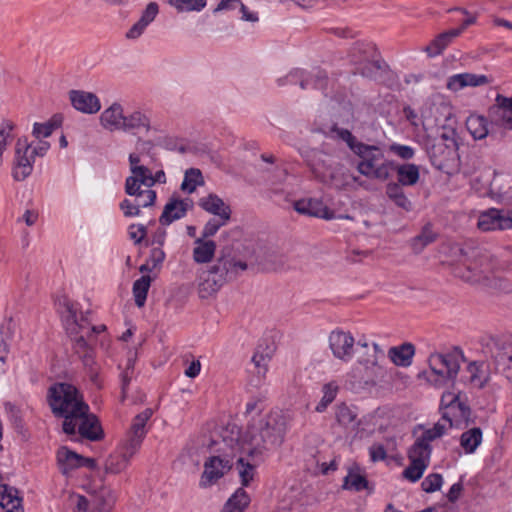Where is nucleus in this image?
I'll return each mask as SVG.
<instances>
[{
  "label": "nucleus",
  "instance_id": "obj_5",
  "mask_svg": "<svg viewBox=\"0 0 512 512\" xmlns=\"http://www.w3.org/2000/svg\"><path fill=\"white\" fill-rule=\"evenodd\" d=\"M91 312L89 310L82 311L78 308L77 303H73L68 299L63 301V310L61 311L62 321L67 334L83 333L92 340L94 334L104 332L105 325H92L89 318Z\"/></svg>",
  "mask_w": 512,
  "mask_h": 512
},
{
  "label": "nucleus",
  "instance_id": "obj_2",
  "mask_svg": "<svg viewBox=\"0 0 512 512\" xmlns=\"http://www.w3.org/2000/svg\"><path fill=\"white\" fill-rule=\"evenodd\" d=\"M47 402L56 417L63 418V431H73L72 419L83 415L88 404L78 389L69 383H54L48 389Z\"/></svg>",
  "mask_w": 512,
  "mask_h": 512
},
{
  "label": "nucleus",
  "instance_id": "obj_16",
  "mask_svg": "<svg viewBox=\"0 0 512 512\" xmlns=\"http://www.w3.org/2000/svg\"><path fill=\"white\" fill-rule=\"evenodd\" d=\"M329 347L335 358L349 361L354 355V337L349 332L334 330L329 335Z\"/></svg>",
  "mask_w": 512,
  "mask_h": 512
},
{
  "label": "nucleus",
  "instance_id": "obj_45",
  "mask_svg": "<svg viewBox=\"0 0 512 512\" xmlns=\"http://www.w3.org/2000/svg\"><path fill=\"white\" fill-rule=\"evenodd\" d=\"M339 387L336 382L331 381L323 385L322 393L323 396L319 403L315 407V411L318 413H323L327 407L335 400Z\"/></svg>",
  "mask_w": 512,
  "mask_h": 512
},
{
  "label": "nucleus",
  "instance_id": "obj_43",
  "mask_svg": "<svg viewBox=\"0 0 512 512\" xmlns=\"http://www.w3.org/2000/svg\"><path fill=\"white\" fill-rule=\"evenodd\" d=\"M327 84V73L321 69H316L300 81V86L302 89H306L307 87L312 86L315 89L323 90L327 87Z\"/></svg>",
  "mask_w": 512,
  "mask_h": 512
},
{
  "label": "nucleus",
  "instance_id": "obj_56",
  "mask_svg": "<svg viewBox=\"0 0 512 512\" xmlns=\"http://www.w3.org/2000/svg\"><path fill=\"white\" fill-rule=\"evenodd\" d=\"M443 484V477L439 473L429 474L424 478L421 483V487L423 491L426 493H433L435 491L440 490Z\"/></svg>",
  "mask_w": 512,
  "mask_h": 512
},
{
  "label": "nucleus",
  "instance_id": "obj_39",
  "mask_svg": "<svg viewBox=\"0 0 512 512\" xmlns=\"http://www.w3.org/2000/svg\"><path fill=\"white\" fill-rule=\"evenodd\" d=\"M151 282V276L143 275L133 283L132 292L137 307L141 308L145 305Z\"/></svg>",
  "mask_w": 512,
  "mask_h": 512
},
{
  "label": "nucleus",
  "instance_id": "obj_6",
  "mask_svg": "<svg viewBox=\"0 0 512 512\" xmlns=\"http://www.w3.org/2000/svg\"><path fill=\"white\" fill-rule=\"evenodd\" d=\"M427 154L431 164L439 171L451 174L458 167L457 143L446 133L428 146Z\"/></svg>",
  "mask_w": 512,
  "mask_h": 512
},
{
  "label": "nucleus",
  "instance_id": "obj_11",
  "mask_svg": "<svg viewBox=\"0 0 512 512\" xmlns=\"http://www.w3.org/2000/svg\"><path fill=\"white\" fill-rule=\"evenodd\" d=\"M83 415L72 419L73 431H63L68 435L79 434L81 438L89 441H99L104 437V433L98 418L90 413L89 406L87 410L83 409Z\"/></svg>",
  "mask_w": 512,
  "mask_h": 512
},
{
  "label": "nucleus",
  "instance_id": "obj_64",
  "mask_svg": "<svg viewBox=\"0 0 512 512\" xmlns=\"http://www.w3.org/2000/svg\"><path fill=\"white\" fill-rule=\"evenodd\" d=\"M158 4L156 2H150L146 9L144 10L141 18L139 21H141L144 25L148 26L157 16L158 14Z\"/></svg>",
  "mask_w": 512,
  "mask_h": 512
},
{
  "label": "nucleus",
  "instance_id": "obj_55",
  "mask_svg": "<svg viewBox=\"0 0 512 512\" xmlns=\"http://www.w3.org/2000/svg\"><path fill=\"white\" fill-rule=\"evenodd\" d=\"M153 143L151 141H139L137 145L138 153H131L129 155V164H130V171L133 172L134 167H144V165H141V158L140 155L144 152L149 153V151L152 149Z\"/></svg>",
  "mask_w": 512,
  "mask_h": 512
},
{
  "label": "nucleus",
  "instance_id": "obj_60",
  "mask_svg": "<svg viewBox=\"0 0 512 512\" xmlns=\"http://www.w3.org/2000/svg\"><path fill=\"white\" fill-rule=\"evenodd\" d=\"M128 234L135 244H140L147 235V227L143 224H131L128 228Z\"/></svg>",
  "mask_w": 512,
  "mask_h": 512
},
{
  "label": "nucleus",
  "instance_id": "obj_54",
  "mask_svg": "<svg viewBox=\"0 0 512 512\" xmlns=\"http://www.w3.org/2000/svg\"><path fill=\"white\" fill-rule=\"evenodd\" d=\"M331 132L334 133L337 138L343 140L352 152L355 151V149L362 143L358 141L348 129L339 128L334 125L331 128Z\"/></svg>",
  "mask_w": 512,
  "mask_h": 512
},
{
  "label": "nucleus",
  "instance_id": "obj_33",
  "mask_svg": "<svg viewBox=\"0 0 512 512\" xmlns=\"http://www.w3.org/2000/svg\"><path fill=\"white\" fill-rule=\"evenodd\" d=\"M197 246L193 250V259L197 263H208L212 260L215 250L216 244L212 240L203 241L202 238H199L195 241Z\"/></svg>",
  "mask_w": 512,
  "mask_h": 512
},
{
  "label": "nucleus",
  "instance_id": "obj_26",
  "mask_svg": "<svg viewBox=\"0 0 512 512\" xmlns=\"http://www.w3.org/2000/svg\"><path fill=\"white\" fill-rule=\"evenodd\" d=\"M415 354V346L412 343L405 342L399 346H393L388 350V357L400 367H408L412 364Z\"/></svg>",
  "mask_w": 512,
  "mask_h": 512
},
{
  "label": "nucleus",
  "instance_id": "obj_53",
  "mask_svg": "<svg viewBox=\"0 0 512 512\" xmlns=\"http://www.w3.org/2000/svg\"><path fill=\"white\" fill-rule=\"evenodd\" d=\"M144 438L135 436L128 432L127 439L121 446V452L128 458L131 459L137 451L140 449Z\"/></svg>",
  "mask_w": 512,
  "mask_h": 512
},
{
  "label": "nucleus",
  "instance_id": "obj_29",
  "mask_svg": "<svg viewBox=\"0 0 512 512\" xmlns=\"http://www.w3.org/2000/svg\"><path fill=\"white\" fill-rule=\"evenodd\" d=\"M397 173V181L404 186L415 185L420 178L419 167L412 163L395 164L393 162V168Z\"/></svg>",
  "mask_w": 512,
  "mask_h": 512
},
{
  "label": "nucleus",
  "instance_id": "obj_21",
  "mask_svg": "<svg viewBox=\"0 0 512 512\" xmlns=\"http://www.w3.org/2000/svg\"><path fill=\"white\" fill-rule=\"evenodd\" d=\"M199 207L204 211L218 216L221 220L229 221L231 217V209L218 195L210 193L206 197H202L198 201Z\"/></svg>",
  "mask_w": 512,
  "mask_h": 512
},
{
  "label": "nucleus",
  "instance_id": "obj_10",
  "mask_svg": "<svg viewBox=\"0 0 512 512\" xmlns=\"http://www.w3.org/2000/svg\"><path fill=\"white\" fill-rule=\"evenodd\" d=\"M487 347L495 369L512 383V342L504 338H491Z\"/></svg>",
  "mask_w": 512,
  "mask_h": 512
},
{
  "label": "nucleus",
  "instance_id": "obj_22",
  "mask_svg": "<svg viewBox=\"0 0 512 512\" xmlns=\"http://www.w3.org/2000/svg\"><path fill=\"white\" fill-rule=\"evenodd\" d=\"M490 83V79L486 75H478L473 73H460L449 77L447 88L452 91H459L464 87H479Z\"/></svg>",
  "mask_w": 512,
  "mask_h": 512
},
{
  "label": "nucleus",
  "instance_id": "obj_36",
  "mask_svg": "<svg viewBox=\"0 0 512 512\" xmlns=\"http://www.w3.org/2000/svg\"><path fill=\"white\" fill-rule=\"evenodd\" d=\"M482 366L483 363H479L477 361L470 362L465 370L467 375L462 376V381L477 388L484 387L487 382V378L482 375Z\"/></svg>",
  "mask_w": 512,
  "mask_h": 512
},
{
  "label": "nucleus",
  "instance_id": "obj_62",
  "mask_svg": "<svg viewBox=\"0 0 512 512\" xmlns=\"http://www.w3.org/2000/svg\"><path fill=\"white\" fill-rule=\"evenodd\" d=\"M228 221L219 220L217 219H210L204 226L202 231V237L203 238H209L211 236H214L217 231L227 223Z\"/></svg>",
  "mask_w": 512,
  "mask_h": 512
},
{
  "label": "nucleus",
  "instance_id": "obj_19",
  "mask_svg": "<svg viewBox=\"0 0 512 512\" xmlns=\"http://www.w3.org/2000/svg\"><path fill=\"white\" fill-rule=\"evenodd\" d=\"M193 206L191 199L170 198L164 206L163 212L159 218L162 225H170L172 222L183 218L188 209Z\"/></svg>",
  "mask_w": 512,
  "mask_h": 512
},
{
  "label": "nucleus",
  "instance_id": "obj_41",
  "mask_svg": "<svg viewBox=\"0 0 512 512\" xmlns=\"http://www.w3.org/2000/svg\"><path fill=\"white\" fill-rule=\"evenodd\" d=\"M144 129L148 131L150 129L149 118L140 111H135L129 116H124L123 131Z\"/></svg>",
  "mask_w": 512,
  "mask_h": 512
},
{
  "label": "nucleus",
  "instance_id": "obj_46",
  "mask_svg": "<svg viewBox=\"0 0 512 512\" xmlns=\"http://www.w3.org/2000/svg\"><path fill=\"white\" fill-rule=\"evenodd\" d=\"M152 415L153 410L151 408H146L144 411L137 414L132 421L129 433L134 434L137 437L140 436L145 438L147 434L146 424Z\"/></svg>",
  "mask_w": 512,
  "mask_h": 512
},
{
  "label": "nucleus",
  "instance_id": "obj_20",
  "mask_svg": "<svg viewBox=\"0 0 512 512\" xmlns=\"http://www.w3.org/2000/svg\"><path fill=\"white\" fill-rule=\"evenodd\" d=\"M141 186L144 189H151L153 186L152 171L146 166L134 167L131 175L126 178L125 193L133 195Z\"/></svg>",
  "mask_w": 512,
  "mask_h": 512
},
{
  "label": "nucleus",
  "instance_id": "obj_42",
  "mask_svg": "<svg viewBox=\"0 0 512 512\" xmlns=\"http://www.w3.org/2000/svg\"><path fill=\"white\" fill-rule=\"evenodd\" d=\"M205 183L202 172L198 168H189L186 170L184 180L181 184V190L189 194L193 193L198 186Z\"/></svg>",
  "mask_w": 512,
  "mask_h": 512
},
{
  "label": "nucleus",
  "instance_id": "obj_59",
  "mask_svg": "<svg viewBox=\"0 0 512 512\" xmlns=\"http://www.w3.org/2000/svg\"><path fill=\"white\" fill-rule=\"evenodd\" d=\"M15 124L10 120H4L0 127V150L5 151L8 140L12 138L11 132L14 130Z\"/></svg>",
  "mask_w": 512,
  "mask_h": 512
},
{
  "label": "nucleus",
  "instance_id": "obj_52",
  "mask_svg": "<svg viewBox=\"0 0 512 512\" xmlns=\"http://www.w3.org/2000/svg\"><path fill=\"white\" fill-rule=\"evenodd\" d=\"M428 465L420 461H410L409 465L404 469L402 475L405 479L416 482L422 478Z\"/></svg>",
  "mask_w": 512,
  "mask_h": 512
},
{
  "label": "nucleus",
  "instance_id": "obj_14",
  "mask_svg": "<svg viewBox=\"0 0 512 512\" xmlns=\"http://www.w3.org/2000/svg\"><path fill=\"white\" fill-rule=\"evenodd\" d=\"M31 145L26 137L19 138L15 146V163L13 167V178L16 181L25 180L33 170L34 157L28 152Z\"/></svg>",
  "mask_w": 512,
  "mask_h": 512
},
{
  "label": "nucleus",
  "instance_id": "obj_30",
  "mask_svg": "<svg viewBox=\"0 0 512 512\" xmlns=\"http://www.w3.org/2000/svg\"><path fill=\"white\" fill-rule=\"evenodd\" d=\"M209 270L219 278L220 282H224L227 278L236 277L235 259L223 255L218 258L217 263Z\"/></svg>",
  "mask_w": 512,
  "mask_h": 512
},
{
  "label": "nucleus",
  "instance_id": "obj_48",
  "mask_svg": "<svg viewBox=\"0 0 512 512\" xmlns=\"http://www.w3.org/2000/svg\"><path fill=\"white\" fill-rule=\"evenodd\" d=\"M128 459L121 451L110 455L105 461V473L118 474L123 471L129 464Z\"/></svg>",
  "mask_w": 512,
  "mask_h": 512
},
{
  "label": "nucleus",
  "instance_id": "obj_25",
  "mask_svg": "<svg viewBox=\"0 0 512 512\" xmlns=\"http://www.w3.org/2000/svg\"><path fill=\"white\" fill-rule=\"evenodd\" d=\"M57 463L62 474H69L71 471L81 467L83 456L63 446L57 451Z\"/></svg>",
  "mask_w": 512,
  "mask_h": 512
},
{
  "label": "nucleus",
  "instance_id": "obj_32",
  "mask_svg": "<svg viewBox=\"0 0 512 512\" xmlns=\"http://www.w3.org/2000/svg\"><path fill=\"white\" fill-rule=\"evenodd\" d=\"M483 433L481 428L473 427L462 433L460 437V445L465 453H474L482 442Z\"/></svg>",
  "mask_w": 512,
  "mask_h": 512
},
{
  "label": "nucleus",
  "instance_id": "obj_31",
  "mask_svg": "<svg viewBox=\"0 0 512 512\" xmlns=\"http://www.w3.org/2000/svg\"><path fill=\"white\" fill-rule=\"evenodd\" d=\"M450 115L451 108L445 103H431L429 107L422 112V117L427 121H432L435 125L446 121Z\"/></svg>",
  "mask_w": 512,
  "mask_h": 512
},
{
  "label": "nucleus",
  "instance_id": "obj_4",
  "mask_svg": "<svg viewBox=\"0 0 512 512\" xmlns=\"http://www.w3.org/2000/svg\"><path fill=\"white\" fill-rule=\"evenodd\" d=\"M465 357L463 351L459 347H454L448 353H431L428 358V364L431 372L437 378L434 380L436 386H443L447 382H454L458 376L461 361Z\"/></svg>",
  "mask_w": 512,
  "mask_h": 512
},
{
  "label": "nucleus",
  "instance_id": "obj_35",
  "mask_svg": "<svg viewBox=\"0 0 512 512\" xmlns=\"http://www.w3.org/2000/svg\"><path fill=\"white\" fill-rule=\"evenodd\" d=\"M200 279L201 282L198 285V293L201 298H207L212 293L216 292L223 284L210 270L204 271Z\"/></svg>",
  "mask_w": 512,
  "mask_h": 512
},
{
  "label": "nucleus",
  "instance_id": "obj_8",
  "mask_svg": "<svg viewBox=\"0 0 512 512\" xmlns=\"http://www.w3.org/2000/svg\"><path fill=\"white\" fill-rule=\"evenodd\" d=\"M440 410L442 413V420H444L448 427L460 426L464 423L468 426L474 423L471 418L472 411L469 405L460 399L459 394L452 392H445L441 397Z\"/></svg>",
  "mask_w": 512,
  "mask_h": 512
},
{
  "label": "nucleus",
  "instance_id": "obj_44",
  "mask_svg": "<svg viewBox=\"0 0 512 512\" xmlns=\"http://www.w3.org/2000/svg\"><path fill=\"white\" fill-rule=\"evenodd\" d=\"M60 126L61 118L58 115H54L45 123H34L32 134L37 139L47 138Z\"/></svg>",
  "mask_w": 512,
  "mask_h": 512
},
{
  "label": "nucleus",
  "instance_id": "obj_38",
  "mask_svg": "<svg viewBox=\"0 0 512 512\" xmlns=\"http://www.w3.org/2000/svg\"><path fill=\"white\" fill-rule=\"evenodd\" d=\"M487 119L479 115H471L466 120L467 130L474 139H484L488 135Z\"/></svg>",
  "mask_w": 512,
  "mask_h": 512
},
{
  "label": "nucleus",
  "instance_id": "obj_9",
  "mask_svg": "<svg viewBox=\"0 0 512 512\" xmlns=\"http://www.w3.org/2000/svg\"><path fill=\"white\" fill-rule=\"evenodd\" d=\"M71 339L73 353L81 360L91 382L99 386V365L95 361V350L92 340L83 333L68 334Z\"/></svg>",
  "mask_w": 512,
  "mask_h": 512
},
{
  "label": "nucleus",
  "instance_id": "obj_58",
  "mask_svg": "<svg viewBox=\"0 0 512 512\" xmlns=\"http://www.w3.org/2000/svg\"><path fill=\"white\" fill-rule=\"evenodd\" d=\"M271 359V355L269 353H263L257 350L253 357L252 362L255 365V368L257 369V373L259 375L264 376L268 370V363Z\"/></svg>",
  "mask_w": 512,
  "mask_h": 512
},
{
  "label": "nucleus",
  "instance_id": "obj_24",
  "mask_svg": "<svg viewBox=\"0 0 512 512\" xmlns=\"http://www.w3.org/2000/svg\"><path fill=\"white\" fill-rule=\"evenodd\" d=\"M100 122L109 131L122 130L124 114L121 104L113 103L105 109L100 115Z\"/></svg>",
  "mask_w": 512,
  "mask_h": 512
},
{
  "label": "nucleus",
  "instance_id": "obj_51",
  "mask_svg": "<svg viewBox=\"0 0 512 512\" xmlns=\"http://www.w3.org/2000/svg\"><path fill=\"white\" fill-rule=\"evenodd\" d=\"M357 414L345 403H340L335 407V418L340 426L348 427L355 422Z\"/></svg>",
  "mask_w": 512,
  "mask_h": 512
},
{
  "label": "nucleus",
  "instance_id": "obj_57",
  "mask_svg": "<svg viewBox=\"0 0 512 512\" xmlns=\"http://www.w3.org/2000/svg\"><path fill=\"white\" fill-rule=\"evenodd\" d=\"M495 102V105L490 108V113L500 116L512 112V98L498 94Z\"/></svg>",
  "mask_w": 512,
  "mask_h": 512
},
{
  "label": "nucleus",
  "instance_id": "obj_61",
  "mask_svg": "<svg viewBox=\"0 0 512 512\" xmlns=\"http://www.w3.org/2000/svg\"><path fill=\"white\" fill-rule=\"evenodd\" d=\"M165 256L166 254L161 247H154L150 250L147 261L151 264V268L158 269L162 266Z\"/></svg>",
  "mask_w": 512,
  "mask_h": 512
},
{
  "label": "nucleus",
  "instance_id": "obj_47",
  "mask_svg": "<svg viewBox=\"0 0 512 512\" xmlns=\"http://www.w3.org/2000/svg\"><path fill=\"white\" fill-rule=\"evenodd\" d=\"M368 484V480L364 475L349 470L348 474L344 478L342 488L344 490L359 492L364 489H368Z\"/></svg>",
  "mask_w": 512,
  "mask_h": 512
},
{
  "label": "nucleus",
  "instance_id": "obj_50",
  "mask_svg": "<svg viewBox=\"0 0 512 512\" xmlns=\"http://www.w3.org/2000/svg\"><path fill=\"white\" fill-rule=\"evenodd\" d=\"M499 209L492 208L483 212L478 220V227L482 231L498 230Z\"/></svg>",
  "mask_w": 512,
  "mask_h": 512
},
{
  "label": "nucleus",
  "instance_id": "obj_1",
  "mask_svg": "<svg viewBox=\"0 0 512 512\" xmlns=\"http://www.w3.org/2000/svg\"><path fill=\"white\" fill-rule=\"evenodd\" d=\"M286 427V417L280 411H271L252 419L240 446L246 457L240 456L236 462L243 486H248L253 480L256 466L262 461L264 452L282 444Z\"/></svg>",
  "mask_w": 512,
  "mask_h": 512
},
{
  "label": "nucleus",
  "instance_id": "obj_27",
  "mask_svg": "<svg viewBox=\"0 0 512 512\" xmlns=\"http://www.w3.org/2000/svg\"><path fill=\"white\" fill-rule=\"evenodd\" d=\"M16 488L7 484L0 486V505L6 512H23L22 499Z\"/></svg>",
  "mask_w": 512,
  "mask_h": 512
},
{
  "label": "nucleus",
  "instance_id": "obj_12",
  "mask_svg": "<svg viewBox=\"0 0 512 512\" xmlns=\"http://www.w3.org/2000/svg\"><path fill=\"white\" fill-rule=\"evenodd\" d=\"M232 465V460L228 455L209 457L204 463V471L199 482L200 487L212 486L232 468Z\"/></svg>",
  "mask_w": 512,
  "mask_h": 512
},
{
  "label": "nucleus",
  "instance_id": "obj_40",
  "mask_svg": "<svg viewBox=\"0 0 512 512\" xmlns=\"http://www.w3.org/2000/svg\"><path fill=\"white\" fill-rule=\"evenodd\" d=\"M431 451L430 444H426L417 438L408 451L409 461H420L429 465Z\"/></svg>",
  "mask_w": 512,
  "mask_h": 512
},
{
  "label": "nucleus",
  "instance_id": "obj_17",
  "mask_svg": "<svg viewBox=\"0 0 512 512\" xmlns=\"http://www.w3.org/2000/svg\"><path fill=\"white\" fill-rule=\"evenodd\" d=\"M294 209L300 214L322 218L325 220L336 218L334 212L319 199L310 198L295 201Z\"/></svg>",
  "mask_w": 512,
  "mask_h": 512
},
{
  "label": "nucleus",
  "instance_id": "obj_37",
  "mask_svg": "<svg viewBox=\"0 0 512 512\" xmlns=\"http://www.w3.org/2000/svg\"><path fill=\"white\" fill-rule=\"evenodd\" d=\"M436 239L437 234L433 231L432 225L427 223L422 228L421 233L411 240V248L416 254H419L426 246L433 243Z\"/></svg>",
  "mask_w": 512,
  "mask_h": 512
},
{
  "label": "nucleus",
  "instance_id": "obj_34",
  "mask_svg": "<svg viewBox=\"0 0 512 512\" xmlns=\"http://www.w3.org/2000/svg\"><path fill=\"white\" fill-rule=\"evenodd\" d=\"M249 503V495L243 488H238L227 500L220 512H243L248 507Z\"/></svg>",
  "mask_w": 512,
  "mask_h": 512
},
{
  "label": "nucleus",
  "instance_id": "obj_49",
  "mask_svg": "<svg viewBox=\"0 0 512 512\" xmlns=\"http://www.w3.org/2000/svg\"><path fill=\"white\" fill-rule=\"evenodd\" d=\"M167 3L178 12H200L206 5L207 0H167Z\"/></svg>",
  "mask_w": 512,
  "mask_h": 512
},
{
  "label": "nucleus",
  "instance_id": "obj_13",
  "mask_svg": "<svg viewBox=\"0 0 512 512\" xmlns=\"http://www.w3.org/2000/svg\"><path fill=\"white\" fill-rule=\"evenodd\" d=\"M114 502L113 492L109 488L101 486L92 504L85 496L77 495L73 512H110Z\"/></svg>",
  "mask_w": 512,
  "mask_h": 512
},
{
  "label": "nucleus",
  "instance_id": "obj_63",
  "mask_svg": "<svg viewBox=\"0 0 512 512\" xmlns=\"http://www.w3.org/2000/svg\"><path fill=\"white\" fill-rule=\"evenodd\" d=\"M390 151L404 160H409L414 157V149L408 145H401L394 143L389 147Z\"/></svg>",
  "mask_w": 512,
  "mask_h": 512
},
{
  "label": "nucleus",
  "instance_id": "obj_28",
  "mask_svg": "<svg viewBox=\"0 0 512 512\" xmlns=\"http://www.w3.org/2000/svg\"><path fill=\"white\" fill-rule=\"evenodd\" d=\"M460 35V30L450 29L436 36L430 44H428L424 51L429 57H435L441 54L444 49L452 42L453 39Z\"/></svg>",
  "mask_w": 512,
  "mask_h": 512
},
{
  "label": "nucleus",
  "instance_id": "obj_15",
  "mask_svg": "<svg viewBox=\"0 0 512 512\" xmlns=\"http://www.w3.org/2000/svg\"><path fill=\"white\" fill-rule=\"evenodd\" d=\"M130 196L134 197V199L126 198L119 204L123 215L128 218L139 216L141 208L153 206L156 201V192L152 189L138 188L137 191Z\"/></svg>",
  "mask_w": 512,
  "mask_h": 512
},
{
  "label": "nucleus",
  "instance_id": "obj_23",
  "mask_svg": "<svg viewBox=\"0 0 512 512\" xmlns=\"http://www.w3.org/2000/svg\"><path fill=\"white\" fill-rule=\"evenodd\" d=\"M385 355L383 350L377 343L373 344V354L368 355L367 358L360 359L359 363L364 366L366 371H370L371 375L375 378H383L386 374V369L383 366Z\"/></svg>",
  "mask_w": 512,
  "mask_h": 512
},
{
  "label": "nucleus",
  "instance_id": "obj_3",
  "mask_svg": "<svg viewBox=\"0 0 512 512\" xmlns=\"http://www.w3.org/2000/svg\"><path fill=\"white\" fill-rule=\"evenodd\" d=\"M353 153L360 158L356 168L361 175L379 181L389 179L393 161L385 159L380 147L362 142Z\"/></svg>",
  "mask_w": 512,
  "mask_h": 512
},
{
  "label": "nucleus",
  "instance_id": "obj_18",
  "mask_svg": "<svg viewBox=\"0 0 512 512\" xmlns=\"http://www.w3.org/2000/svg\"><path fill=\"white\" fill-rule=\"evenodd\" d=\"M69 99L76 110L85 114H95L101 109L99 98L91 92L71 90Z\"/></svg>",
  "mask_w": 512,
  "mask_h": 512
},
{
  "label": "nucleus",
  "instance_id": "obj_7",
  "mask_svg": "<svg viewBox=\"0 0 512 512\" xmlns=\"http://www.w3.org/2000/svg\"><path fill=\"white\" fill-rule=\"evenodd\" d=\"M376 55V48L371 42H355L348 54L350 62L355 66L353 73L367 78L373 77L381 69Z\"/></svg>",
  "mask_w": 512,
  "mask_h": 512
}]
</instances>
